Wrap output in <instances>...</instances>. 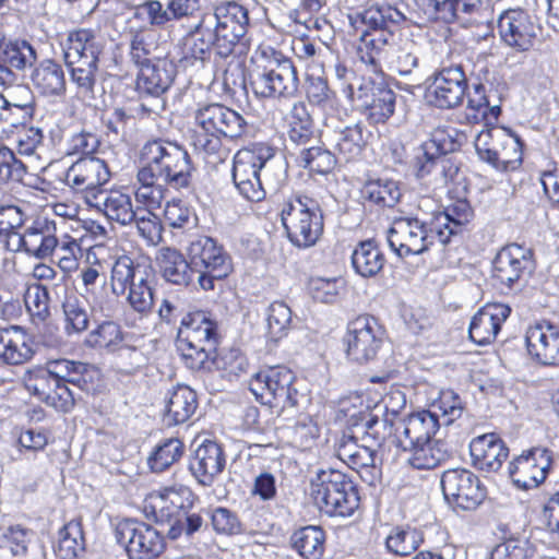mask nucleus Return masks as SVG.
Returning <instances> with one entry per match:
<instances>
[{"label":"nucleus","mask_w":559,"mask_h":559,"mask_svg":"<svg viewBox=\"0 0 559 559\" xmlns=\"http://www.w3.org/2000/svg\"><path fill=\"white\" fill-rule=\"evenodd\" d=\"M141 167L136 174L135 200L146 207H159L169 187L189 189L193 166L188 152L169 141L154 140L141 150Z\"/></svg>","instance_id":"nucleus-1"},{"label":"nucleus","mask_w":559,"mask_h":559,"mask_svg":"<svg viewBox=\"0 0 559 559\" xmlns=\"http://www.w3.org/2000/svg\"><path fill=\"white\" fill-rule=\"evenodd\" d=\"M245 36V8L235 1H227L216 8L214 13H206L182 40V58L203 60L211 46L217 41L231 52L241 46Z\"/></svg>","instance_id":"nucleus-2"},{"label":"nucleus","mask_w":559,"mask_h":559,"mask_svg":"<svg viewBox=\"0 0 559 559\" xmlns=\"http://www.w3.org/2000/svg\"><path fill=\"white\" fill-rule=\"evenodd\" d=\"M193 118L191 145L207 165L215 167L227 157L221 135L240 136L243 119L236 111L216 103L199 106Z\"/></svg>","instance_id":"nucleus-3"},{"label":"nucleus","mask_w":559,"mask_h":559,"mask_svg":"<svg viewBox=\"0 0 559 559\" xmlns=\"http://www.w3.org/2000/svg\"><path fill=\"white\" fill-rule=\"evenodd\" d=\"M247 81L257 97L292 95L297 91L298 76L293 62L269 45H259L247 66Z\"/></svg>","instance_id":"nucleus-4"},{"label":"nucleus","mask_w":559,"mask_h":559,"mask_svg":"<svg viewBox=\"0 0 559 559\" xmlns=\"http://www.w3.org/2000/svg\"><path fill=\"white\" fill-rule=\"evenodd\" d=\"M360 16L366 29L360 36L357 53L377 73L388 61L394 44L393 27L404 20V15L391 5H371Z\"/></svg>","instance_id":"nucleus-5"},{"label":"nucleus","mask_w":559,"mask_h":559,"mask_svg":"<svg viewBox=\"0 0 559 559\" xmlns=\"http://www.w3.org/2000/svg\"><path fill=\"white\" fill-rule=\"evenodd\" d=\"M310 495L321 512L330 516H349L359 507L358 491L341 471L320 469L311 479Z\"/></svg>","instance_id":"nucleus-6"},{"label":"nucleus","mask_w":559,"mask_h":559,"mask_svg":"<svg viewBox=\"0 0 559 559\" xmlns=\"http://www.w3.org/2000/svg\"><path fill=\"white\" fill-rule=\"evenodd\" d=\"M281 221L289 241L299 248L316 245L323 231L321 207L307 195H292L282 207Z\"/></svg>","instance_id":"nucleus-7"},{"label":"nucleus","mask_w":559,"mask_h":559,"mask_svg":"<svg viewBox=\"0 0 559 559\" xmlns=\"http://www.w3.org/2000/svg\"><path fill=\"white\" fill-rule=\"evenodd\" d=\"M216 344L217 325L206 312L195 311L182 320L178 349L189 368H203Z\"/></svg>","instance_id":"nucleus-8"},{"label":"nucleus","mask_w":559,"mask_h":559,"mask_svg":"<svg viewBox=\"0 0 559 559\" xmlns=\"http://www.w3.org/2000/svg\"><path fill=\"white\" fill-rule=\"evenodd\" d=\"M415 3L430 21L444 23L457 21L463 26L476 23L478 31L473 35L476 41L493 38L491 25L480 20V0H415Z\"/></svg>","instance_id":"nucleus-9"},{"label":"nucleus","mask_w":559,"mask_h":559,"mask_svg":"<svg viewBox=\"0 0 559 559\" xmlns=\"http://www.w3.org/2000/svg\"><path fill=\"white\" fill-rule=\"evenodd\" d=\"M295 374L287 368H269L257 372L249 381V390L263 405L293 408L301 394L296 386Z\"/></svg>","instance_id":"nucleus-10"},{"label":"nucleus","mask_w":559,"mask_h":559,"mask_svg":"<svg viewBox=\"0 0 559 559\" xmlns=\"http://www.w3.org/2000/svg\"><path fill=\"white\" fill-rule=\"evenodd\" d=\"M436 239L431 219L426 222L418 217L396 219L386 233L390 249L400 258L424 253Z\"/></svg>","instance_id":"nucleus-11"},{"label":"nucleus","mask_w":559,"mask_h":559,"mask_svg":"<svg viewBox=\"0 0 559 559\" xmlns=\"http://www.w3.org/2000/svg\"><path fill=\"white\" fill-rule=\"evenodd\" d=\"M344 93L371 123H384L394 114L396 94L382 83L367 81L357 87L349 83Z\"/></svg>","instance_id":"nucleus-12"},{"label":"nucleus","mask_w":559,"mask_h":559,"mask_svg":"<svg viewBox=\"0 0 559 559\" xmlns=\"http://www.w3.org/2000/svg\"><path fill=\"white\" fill-rule=\"evenodd\" d=\"M116 538L130 559H154L165 546L156 528L135 520L120 521L116 527Z\"/></svg>","instance_id":"nucleus-13"},{"label":"nucleus","mask_w":559,"mask_h":559,"mask_svg":"<svg viewBox=\"0 0 559 559\" xmlns=\"http://www.w3.org/2000/svg\"><path fill=\"white\" fill-rule=\"evenodd\" d=\"M382 336V329L373 317H357L348 323L344 336L347 357L358 364L373 360L381 348Z\"/></svg>","instance_id":"nucleus-14"},{"label":"nucleus","mask_w":559,"mask_h":559,"mask_svg":"<svg viewBox=\"0 0 559 559\" xmlns=\"http://www.w3.org/2000/svg\"><path fill=\"white\" fill-rule=\"evenodd\" d=\"M58 247L56 224L47 218H36L20 235H12L7 240V251L23 252L28 257L45 260Z\"/></svg>","instance_id":"nucleus-15"},{"label":"nucleus","mask_w":559,"mask_h":559,"mask_svg":"<svg viewBox=\"0 0 559 559\" xmlns=\"http://www.w3.org/2000/svg\"><path fill=\"white\" fill-rule=\"evenodd\" d=\"M441 488L445 500L462 510H475L486 498V489L478 477L465 468L445 471Z\"/></svg>","instance_id":"nucleus-16"},{"label":"nucleus","mask_w":559,"mask_h":559,"mask_svg":"<svg viewBox=\"0 0 559 559\" xmlns=\"http://www.w3.org/2000/svg\"><path fill=\"white\" fill-rule=\"evenodd\" d=\"M110 179V170L104 159L85 156L74 162L66 173V183L83 195L86 204L104 191Z\"/></svg>","instance_id":"nucleus-17"},{"label":"nucleus","mask_w":559,"mask_h":559,"mask_svg":"<svg viewBox=\"0 0 559 559\" xmlns=\"http://www.w3.org/2000/svg\"><path fill=\"white\" fill-rule=\"evenodd\" d=\"M535 269L531 248L510 243L504 246L492 262V277L506 288L518 285Z\"/></svg>","instance_id":"nucleus-18"},{"label":"nucleus","mask_w":559,"mask_h":559,"mask_svg":"<svg viewBox=\"0 0 559 559\" xmlns=\"http://www.w3.org/2000/svg\"><path fill=\"white\" fill-rule=\"evenodd\" d=\"M466 90L467 80L462 67H443L433 74L427 98L437 108L450 109L461 105Z\"/></svg>","instance_id":"nucleus-19"},{"label":"nucleus","mask_w":559,"mask_h":559,"mask_svg":"<svg viewBox=\"0 0 559 559\" xmlns=\"http://www.w3.org/2000/svg\"><path fill=\"white\" fill-rule=\"evenodd\" d=\"M498 28L503 43L520 52L532 49L540 34V26L522 10L503 12Z\"/></svg>","instance_id":"nucleus-20"},{"label":"nucleus","mask_w":559,"mask_h":559,"mask_svg":"<svg viewBox=\"0 0 559 559\" xmlns=\"http://www.w3.org/2000/svg\"><path fill=\"white\" fill-rule=\"evenodd\" d=\"M550 465V451L537 447L510 462L509 475L519 488H535L545 480Z\"/></svg>","instance_id":"nucleus-21"},{"label":"nucleus","mask_w":559,"mask_h":559,"mask_svg":"<svg viewBox=\"0 0 559 559\" xmlns=\"http://www.w3.org/2000/svg\"><path fill=\"white\" fill-rule=\"evenodd\" d=\"M61 46L64 62H99L106 39L96 29L78 28L68 32Z\"/></svg>","instance_id":"nucleus-22"},{"label":"nucleus","mask_w":559,"mask_h":559,"mask_svg":"<svg viewBox=\"0 0 559 559\" xmlns=\"http://www.w3.org/2000/svg\"><path fill=\"white\" fill-rule=\"evenodd\" d=\"M192 491L185 485H173L150 493L146 508H150L157 522L171 523L192 504Z\"/></svg>","instance_id":"nucleus-23"},{"label":"nucleus","mask_w":559,"mask_h":559,"mask_svg":"<svg viewBox=\"0 0 559 559\" xmlns=\"http://www.w3.org/2000/svg\"><path fill=\"white\" fill-rule=\"evenodd\" d=\"M439 428L440 423L426 411L413 413L397 420L393 441L406 451L433 438Z\"/></svg>","instance_id":"nucleus-24"},{"label":"nucleus","mask_w":559,"mask_h":559,"mask_svg":"<svg viewBox=\"0 0 559 559\" xmlns=\"http://www.w3.org/2000/svg\"><path fill=\"white\" fill-rule=\"evenodd\" d=\"M510 312L511 309L508 305L487 304L472 318L468 328L469 338L477 345L492 343Z\"/></svg>","instance_id":"nucleus-25"},{"label":"nucleus","mask_w":559,"mask_h":559,"mask_svg":"<svg viewBox=\"0 0 559 559\" xmlns=\"http://www.w3.org/2000/svg\"><path fill=\"white\" fill-rule=\"evenodd\" d=\"M191 264L195 269L214 271L217 276H227L231 272L228 255L216 241L207 236H199L188 247Z\"/></svg>","instance_id":"nucleus-26"},{"label":"nucleus","mask_w":559,"mask_h":559,"mask_svg":"<svg viewBox=\"0 0 559 559\" xmlns=\"http://www.w3.org/2000/svg\"><path fill=\"white\" fill-rule=\"evenodd\" d=\"M473 465L484 472H498L509 456L504 441L496 433H485L469 443Z\"/></svg>","instance_id":"nucleus-27"},{"label":"nucleus","mask_w":559,"mask_h":559,"mask_svg":"<svg viewBox=\"0 0 559 559\" xmlns=\"http://www.w3.org/2000/svg\"><path fill=\"white\" fill-rule=\"evenodd\" d=\"M527 352L544 366H559V329L548 325L531 326L525 335Z\"/></svg>","instance_id":"nucleus-28"},{"label":"nucleus","mask_w":559,"mask_h":559,"mask_svg":"<svg viewBox=\"0 0 559 559\" xmlns=\"http://www.w3.org/2000/svg\"><path fill=\"white\" fill-rule=\"evenodd\" d=\"M222 448L214 441L200 444L189 462V469L199 484L211 486L225 467Z\"/></svg>","instance_id":"nucleus-29"},{"label":"nucleus","mask_w":559,"mask_h":559,"mask_svg":"<svg viewBox=\"0 0 559 559\" xmlns=\"http://www.w3.org/2000/svg\"><path fill=\"white\" fill-rule=\"evenodd\" d=\"M473 218V210L466 200H457L449 205L445 211L433 213L431 228L436 231L438 240L447 245L453 235Z\"/></svg>","instance_id":"nucleus-30"},{"label":"nucleus","mask_w":559,"mask_h":559,"mask_svg":"<svg viewBox=\"0 0 559 559\" xmlns=\"http://www.w3.org/2000/svg\"><path fill=\"white\" fill-rule=\"evenodd\" d=\"M87 205L122 226L129 225L136 217L131 197L119 190H104L97 197H93Z\"/></svg>","instance_id":"nucleus-31"},{"label":"nucleus","mask_w":559,"mask_h":559,"mask_svg":"<svg viewBox=\"0 0 559 559\" xmlns=\"http://www.w3.org/2000/svg\"><path fill=\"white\" fill-rule=\"evenodd\" d=\"M29 80L34 88L43 96L58 97L66 94L67 82L62 66L47 58L34 66Z\"/></svg>","instance_id":"nucleus-32"},{"label":"nucleus","mask_w":559,"mask_h":559,"mask_svg":"<svg viewBox=\"0 0 559 559\" xmlns=\"http://www.w3.org/2000/svg\"><path fill=\"white\" fill-rule=\"evenodd\" d=\"M175 76L174 64L165 58H154L140 68L136 85L139 91L152 96L165 93L173 83Z\"/></svg>","instance_id":"nucleus-33"},{"label":"nucleus","mask_w":559,"mask_h":559,"mask_svg":"<svg viewBox=\"0 0 559 559\" xmlns=\"http://www.w3.org/2000/svg\"><path fill=\"white\" fill-rule=\"evenodd\" d=\"M397 421L388 416H379L373 413H364L357 423L353 425V432L372 448H381L384 442L395 435Z\"/></svg>","instance_id":"nucleus-34"},{"label":"nucleus","mask_w":559,"mask_h":559,"mask_svg":"<svg viewBox=\"0 0 559 559\" xmlns=\"http://www.w3.org/2000/svg\"><path fill=\"white\" fill-rule=\"evenodd\" d=\"M156 262L162 277L167 283L186 287L192 282L194 269L177 249L160 248L156 255Z\"/></svg>","instance_id":"nucleus-35"},{"label":"nucleus","mask_w":559,"mask_h":559,"mask_svg":"<svg viewBox=\"0 0 559 559\" xmlns=\"http://www.w3.org/2000/svg\"><path fill=\"white\" fill-rule=\"evenodd\" d=\"M34 356L33 342L19 325H8L0 345V361L7 365H22Z\"/></svg>","instance_id":"nucleus-36"},{"label":"nucleus","mask_w":559,"mask_h":559,"mask_svg":"<svg viewBox=\"0 0 559 559\" xmlns=\"http://www.w3.org/2000/svg\"><path fill=\"white\" fill-rule=\"evenodd\" d=\"M370 136L369 130L361 123H356L338 131L335 130L332 134V143L338 155L345 162H350L361 156Z\"/></svg>","instance_id":"nucleus-37"},{"label":"nucleus","mask_w":559,"mask_h":559,"mask_svg":"<svg viewBox=\"0 0 559 559\" xmlns=\"http://www.w3.org/2000/svg\"><path fill=\"white\" fill-rule=\"evenodd\" d=\"M409 453L407 463L416 469H432L451 456L449 445L440 440L430 438L406 450Z\"/></svg>","instance_id":"nucleus-38"},{"label":"nucleus","mask_w":559,"mask_h":559,"mask_svg":"<svg viewBox=\"0 0 559 559\" xmlns=\"http://www.w3.org/2000/svg\"><path fill=\"white\" fill-rule=\"evenodd\" d=\"M423 50L421 43L408 37L401 38L399 44H393L386 64L402 76L411 75L419 67Z\"/></svg>","instance_id":"nucleus-39"},{"label":"nucleus","mask_w":559,"mask_h":559,"mask_svg":"<svg viewBox=\"0 0 559 559\" xmlns=\"http://www.w3.org/2000/svg\"><path fill=\"white\" fill-rule=\"evenodd\" d=\"M198 406L197 393L187 385H177L166 402L164 420L167 425L186 423Z\"/></svg>","instance_id":"nucleus-40"},{"label":"nucleus","mask_w":559,"mask_h":559,"mask_svg":"<svg viewBox=\"0 0 559 559\" xmlns=\"http://www.w3.org/2000/svg\"><path fill=\"white\" fill-rule=\"evenodd\" d=\"M47 369L58 381L74 384L80 389H86L88 381L97 373L92 365L67 359L50 361Z\"/></svg>","instance_id":"nucleus-41"},{"label":"nucleus","mask_w":559,"mask_h":559,"mask_svg":"<svg viewBox=\"0 0 559 559\" xmlns=\"http://www.w3.org/2000/svg\"><path fill=\"white\" fill-rule=\"evenodd\" d=\"M0 60L15 70L24 71L34 68L37 61V51L26 39H8L0 44Z\"/></svg>","instance_id":"nucleus-42"},{"label":"nucleus","mask_w":559,"mask_h":559,"mask_svg":"<svg viewBox=\"0 0 559 559\" xmlns=\"http://www.w3.org/2000/svg\"><path fill=\"white\" fill-rule=\"evenodd\" d=\"M288 139L297 146H306L314 140V126L305 103L293 105L287 116Z\"/></svg>","instance_id":"nucleus-43"},{"label":"nucleus","mask_w":559,"mask_h":559,"mask_svg":"<svg viewBox=\"0 0 559 559\" xmlns=\"http://www.w3.org/2000/svg\"><path fill=\"white\" fill-rule=\"evenodd\" d=\"M352 266L362 277L377 275L384 265V255L372 240L360 241L352 252Z\"/></svg>","instance_id":"nucleus-44"},{"label":"nucleus","mask_w":559,"mask_h":559,"mask_svg":"<svg viewBox=\"0 0 559 559\" xmlns=\"http://www.w3.org/2000/svg\"><path fill=\"white\" fill-rule=\"evenodd\" d=\"M324 543L323 530L314 525L300 527L290 536L293 549L304 559H320L324 552Z\"/></svg>","instance_id":"nucleus-45"},{"label":"nucleus","mask_w":559,"mask_h":559,"mask_svg":"<svg viewBox=\"0 0 559 559\" xmlns=\"http://www.w3.org/2000/svg\"><path fill=\"white\" fill-rule=\"evenodd\" d=\"M362 199L379 207H393L401 199L399 182L388 178L367 181L361 189Z\"/></svg>","instance_id":"nucleus-46"},{"label":"nucleus","mask_w":559,"mask_h":559,"mask_svg":"<svg viewBox=\"0 0 559 559\" xmlns=\"http://www.w3.org/2000/svg\"><path fill=\"white\" fill-rule=\"evenodd\" d=\"M248 151L252 154L254 160H252L253 180H247V185L250 186V191L247 189V200L259 202L266 195L260 178V171L265 166L266 162L273 158L275 148L265 142H252Z\"/></svg>","instance_id":"nucleus-47"},{"label":"nucleus","mask_w":559,"mask_h":559,"mask_svg":"<svg viewBox=\"0 0 559 559\" xmlns=\"http://www.w3.org/2000/svg\"><path fill=\"white\" fill-rule=\"evenodd\" d=\"M71 82L75 85L78 94L84 98L93 99L96 94V86L99 81L100 70L99 62H64Z\"/></svg>","instance_id":"nucleus-48"},{"label":"nucleus","mask_w":559,"mask_h":559,"mask_svg":"<svg viewBox=\"0 0 559 559\" xmlns=\"http://www.w3.org/2000/svg\"><path fill=\"white\" fill-rule=\"evenodd\" d=\"M510 134L509 129L496 126L479 131L474 141L478 157L491 166Z\"/></svg>","instance_id":"nucleus-49"},{"label":"nucleus","mask_w":559,"mask_h":559,"mask_svg":"<svg viewBox=\"0 0 559 559\" xmlns=\"http://www.w3.org/2000/svg\"><path fill=\"white\" fill-rule=\"evenodd\" d=\"M501 112L498 105L489 106L485 96V87L478 84L473 94L467 96L465 118L469 123L484 122L486 127L492 126Z\"/></svg>","instance_id":"nucleus-50"},{"label":"nucleus","mask_w":559,"mask_h":559,"mask_svg":"<svg viewBox=\"0 0 559 559\" xmlns=\"http://www.w3.org/2000/svg\"><path fill=\"white\" fill-rule=\"evenodd\" d=\"M85 549V539L80 520H71L59 531L55 549L61 559H75Z\"/></svg>","instance_id":"nucleus-51"},{"label":"nucleus","mask_w":559,"mask_h":559,"mask_svg":"<svg viewBox=\"0 0 559 559\" xmlns=\"http://www.w3.org/2000/svg\"><path fill=\"white\" fill-rule=\"evenodd\" d=\"M424 542L423 533L416 528L396 526L385 538L388 551L406 557L413 554Z\"/></svg>","instance_id":"nucleus-52"},{"label":"nucleus","mask_w":559,"mask_h":559,"mask_svg":"<svg viewBox=\"0 0 559 559\" xmlns=\"http://www.w3.org/2000/svg\"><path fill=\"white\" fill-rule=\"evenodd\" d=\"M437 423L449 426L461 417L463 407L461 399L453 391H442L428 409H425Z\"/></svg>","instance_id":"nucleus-53"},{"label":"nucleus","mask_w":559,"mask_h":559,"mask_svg":"<svg viewBox=\"0 0 559 559\" xmlns=\"http://www.w3.org/2000/svg\"><path fill=\"white\" fill-rule=\"evenodd\" d=\"M466 142V134L451 126H439L430 133L425 142L427 148L433 150L442 156L457 151Z\"/></svg>","instance_id":"nucleus-54"},{"label":"nucleus","mask_w":559,"mask_h":559,"mask_svg":"<svg viewBox=\"0 0 559 559\" xmlns=\"http://www.w3.org/2000/svg\"><path fill=\"white\" fill-rule=\"evenodd\" d=\"M380 464L377 450L365 442L347 465L359 473L364 481L372 485L380 477Z\"/></svg>","instance_id":"nucleus-55"},{"label":"nucleus","mask_w":559,"mask_h":559,"mask_svg":"<svg viewBox=\"0 0 559 559\" xmlns=\"http://www.w3.org/2000/svg\"><path fill=\"white\" fill-rule=\"evenodd\" d=\"M24 95L22 103L9 102L3 107V124L10 127L23 126L33 118L35 112V98L27 87H21Z\"/></svg>","instance_id":"nucleus-56"},{"label":"nucleus","mask_w":559,"mask_h":559,"mask_svg":"<svg viewBox=\"0 0 559 559\" xmlns=\"http://www.w3.org/2000/svg\"><path fill=\"white\" fill-rule=\"evenodd\" d=\"M144 276L134 266L133 260L128 255L119 257L111 267V289L116 296L123 295L132 282Z\"/></svg>","instance_id":"nucleus-57"},{"label":"nucleus","mask_w":559,"mask_h":559,"mask_svg":"<svg viewBox=\"0 0 559 559\" xmlns=\"http://www.w3.org/2000/svg\"><path fill=\"white\" fill-rule=\"evenodd\" d=\"M182 454V442L179 439L170 438L156 447L147 462L153 472H163L177 462Z\"/></svg>","instance_id":"nucleus-58"},{"label":"nucleus","mask_w":559,"mask_h":559,"mask_svg":"<svg viewBox=\"0 0 559 559\" xmlns=\"http://www.w3.org/2000/svg\"><path fill=\"white\" fill-rule=\"evenodd\" d=\"M269 337L276 342L287 334L292 324V310L283 301H275L267 308L266 313Z\"/></svg>","instance_id":"nucleus-59"},{"label":"nucleus","mask_w":559,"mask_h":559,"mask_svg":"<svg viewBox=\"0 0 559 559\" xmlns=\"http://www.w3.org/2000/svg\"><path fill=\"white\" fill-rule=\"evenodd\" d=\"M335 163V156L321 146L305 147L298 156L299 166L318 174L330 173L334 168Z\"/></svg>","instance_id":"nucleus-60"},{"label":"nucleus","mask_w":559,"mask_h":559,"mask_svg":"<svg viewBox=\"0 0 559 559\" xmlns=\"http://www.w3.org/2000/svg\"><path fill=\"white\" fill-rule=\"evenodd\" d=\"M62 309L68 333H80L87 329L88 316L84 302L78 296L68 295L62 304Z\"/></svg>","instance_id":"nucleus-61"},{"label":"nucleus","mask_w":559,"mask_h":559,"mask_svg":"<svg viewBox=\"0 0 559 559\" xmlns=\"http://www.w3.org/2000/svg\"><path fill=\"white\" fill-rule=\"evenodd\" d=\"M128 294V302L130 307L141 313L147 316L154 306L153 287L145 276H139L136 282H132Z\"/></svg>","instance_id":"nucleus-62"},{"label":"nucleus","mask_w":559,"mask_h":559,"mask_svg":"<svg viewBox=\"0 0 559 559\" xmlns=\"http://www.w3.org/2000/svg\"><path fill=\"white\" fill-rule=\"evenodd\" d=\"M523 144L520 138L512 133L508 138L503 148L497 158H493L492 168L499 171H512L518 169L523 160Z\"/></svg>","instance_id":"nucleus-63"},{"label":"nucleus","mask_w":559,"mask_h":559,"mask_svg":"<svg viewBox=\"0 0 559 559\" xmlns=\"http://www.w3.org/2000/svg\"><path fill=\"white\" fill-rule=\"evenodd\" d=\"M34 533L21 524L0 528V547L9 548L14 556L25 555Z\"/></svg>","instance_id":"nucleus-64"}]
</instances>
